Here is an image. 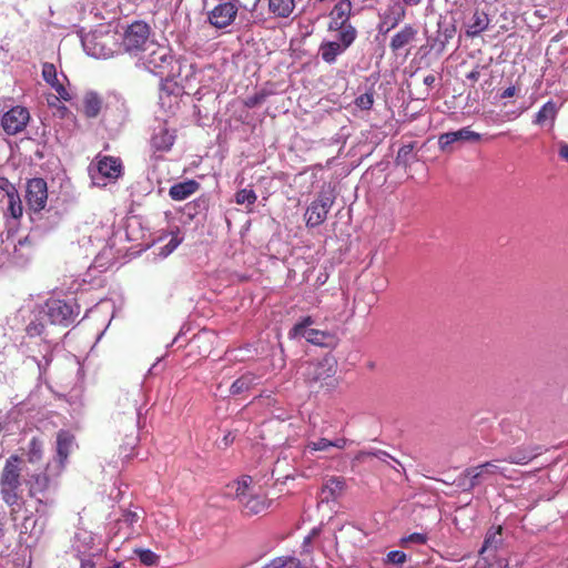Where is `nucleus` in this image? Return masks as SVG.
<instances>
[{
	"mask_svg": "<svg viewBox=\"0 0 568 568\" xmlns=\"http://www.w3.org/2000/svg\"><path fill=\"white\" fill-rule=\"evenodd\" d=\"M74 443V436L67 430H60L57 435V455L59 464L63 467Z\"/></svg>",
	"mask_w": 568,
	"mask_h": 568,
	"instance_id": "obj_29",
	"label": "nucleus"
},
{
	"mask_svg": "<svg viewBox=\"0 0 568 568\" xmlns=\"http://www.w3.org/2000/svg\"><path fill=\"white\" fill-rule=\"evenodd\" d=\"M252 478L250 476H245L242 480L237 481L235 496L239 503L241 504L242 511L246 516L258 515L268 507V501L264 494L256 491L254 487L251 486Z\"/></svg>",
	"mask_w": 568,
	"mask_h": 568,
	"instance_id": "obj_5",
	"label": "nucleus"
},
{
	"mask_svg": "<svg viewBox=\"0 0 568 568\" xmlns=\"http://www.w3.org/2000/svg\"><path fill=\"white\" fill-rule=\"evenodd\" d=\"M102 98L95 91H88L82 99V110L87 118H97L102 109Z\"/></svg>",
	"mask_w": 568,
	"mask_h": 568,
	"instance_id": "obj_27",
	"label": "nucleus"
},
{
	"mask_svg": "<svg viewBox=\"0 0 568 568\" xmlns=\"http://www.w3.org/2000/svg\"><path fill=\"white\" fill-rule=\"evenodd\" d=\"M29 496L36 498L38 494H42L48 490L50 485V478L47 473L33 474L28 480Z\"/></svg>",
	"mask_w": 568,
	"mask_h": 568,
	"instance_id": "obj_33",
	"label": "nucleus"
},
{
	"mask_svg": "<svg viewBox=\"0 0 568 568\" xmlns=\"http://www.w3.org/2000/svg\"><path fill=\"white\" fill-rule=\"evenodd\" d=\"M455 27L446 21H438V30L435 37L427 38V47L429 51L442 54L445 51L446 44L453 39L455 34Z\"/></svg>",
	"mask_w": 568,
	"mask_h": 568,
	"instance_id": "obj_16",
	"label": "nucleus"
},
{
	"mask_svg": "<svg viewBox=\"0 0 568 568\" xmlns=\"http://www.w3.org/2000/svg\"><path fill=\"white\" fill-rule=\"evenodd\" d=\"M314 323L315 321L312 316L303 317L290 329L288 337L292 339L303 337L313 345L332 347L334 344V336L328 332L311 328L310 326Z\"/></svg>",
	"mask_w": 568,
	"mask_h": 568,
	"instance_id": "obj_8",
	"label": "nucleus"
},
{
	"mask_svg": "<svg viewBox=\"0 0 568 568\" xmlns=\"http://www.w3.org/2000/svg\"><path fill=\"white\" fill-rule=\"evenodd\" d=\"M45 529V520L40 523V518H37L32 513L24 516L21 526L20 534L29 535L36 539L40 538Z\"/></svg>",
	"mask_w": 568,
	"mask_h": 568,
	"instance_id": "obj_25",
	"label": "nucleus"
},
{
	"mask_svg": "<svg viewBox=\"0 0 568 568\" xmlns=\"http://www.w3.org/2000/svg\"><path fill=\"white\" fill-rule=\"evenodd\" d=\"M488 24L489 18L487 13L477 10L466 24V34L471 38L477 37L488 28Z\"/></svg>",
	"mask_w": 568,
	"mask_h": 568,
	"instance_id": "obj_30",
	"label": "nucleus"
},
{
	"mask_svg": "<svg viewBox=\"0 0 568 568\" xmlns=\"http://www.w3.org/2000/svg\"><path fill=\"white\" fill-rule=\"evenodd\" d=\"M149 53H143L140 60L143 62L146 70L153 74H161L162 70L172 62V55L168 48L158 45L155 43L150 44Z\"/></svg>",
	"mask_w": 568,
	"mask_h": 568,
	"instance_id": "obj_14",
	"label": "nucleus"
},
{
	"mask_svg": "<svg viewBox=\"0 0 568 568\" xmlns=\"http://www.w3.org/2000/svg\"><path fill=\"white\" fill-rule=\"evenodd\" d=\"M501 527L498 526L497 528L491 527L488 529L485 540L483 544V547L480 549V552L490 550V549H497L498 546L501 544Z\"/></svg>",
	"mask_w": 568,
	"mask_h": 568,
	"instance_id": "obj_37",
	"label": "nucleus"
},
{
	"mask_svg": "<svg viewBox=\"0 0 568 568\" xmlns=\"http://www.w3.org/2000/svg\"><path fill=\"white\" fill-rule=\"evenodd\" d=\"M175 140V134L171 131L165 122H159L153 129L151 136V145L158 151H169Z\"/></svg>",
	"mask_w": 568,
	"mask_h": 568,
	"instance_id": "obj_19",
	"label": "nucleus"
},
{
	"mask_svg": "<svg viewBox=\"0 0 568 568\" xmlns=\"http://www.w3.org/2000/svg\"><path fill=\"white\" fill-rule=\"evenodd\" d=\"M558 113V106L554 101L546 102L535 115L534 123L544 125L547 121L554 123Z\"/></svg>",
	"mask_w": 568,
	"mask_h": 568,
	"instance_id": "obj_34",
	"label": "nucleus"
},
{
	"mask_svg": "<svg viewBox=\"0 0 568 568\" xmlns=\"http://www.w3.org/2000/svg\"><path fill=\"white\" fill-rule=\"evenodd\" d=\"M39 351L42 354L41 358L37 356H31V358L36 362L39 369V378H41L48 371L49 366L53 359L52 347L48 342H41L39 344Z\"/></svg>",
	"mask_w": 568,
	"mask_h": 568,
	"instance_id": "obj_31",
	"label": "nucleus"
},
{
	"mask_svg": "<svg viewBox=\"0 0 568 568\" xmlns=\"http://www.w3.org/2000/svg\"><path fill=\"white\" fill-rule=\"evenodd\" d=\"M39 314L41 320H47L52 325H72L80 314V306L74 300L48 298L41 306Z\"/></svg>",
	"mask_w": 568,
	"mask_h": 568,
	"instance_id": "obj_3",
	"label": "nucleus"
},
{
	"mask_svg": "<svg viewBox=\"0 0 568 568\" xmlns=\"http://www.w3.org/2000/svg\"><path fill=\"white\" fill-rule=\"evenodd\" d=\"M480 134L469 130V128H462L457 131L443 133L438 139V144L442 150H446L453 143L459 141L478 142Z\"/></svg>",
	"mask_w": 568,
	"mask_h": 568,
	"instance_id": "obj_20",
	"label": "nucleus"
},
{
	"mask_svg": "<svg viewBox=\"0 0 568 568\" xmlns=\"http://www.w3.org/2000/svg\"><path fill=\"white\" fill-rule=\"evenodd\" d=\"M270 11L276 17H288L295 7L294 0H267Z\"/></svg>",
	"mask_w": 568,
	"mask_h": 568,
	"instance_id": "obj_35",
	"label": "nucleus"
},
{
	"mask_svg": "<svg viewBox=\"0 0 568 568\" xmlns=\"http://www.w3.org/2000/svg\"><path fill=\"white\" fill-rule=\"evenodd\" d=\"M486 69V65L476 64L474 69L466 74V79L469 80L473 84L476 83L480 77L481 70Z\"/></svg>",
	"mask_w": 568,
	"mask_h": 568,
	"instance_id": "obj_57",
	"label": "nucleus"
},
{
	"mask_svg": "<svg viewBox=\"0 0 568 568\" xmlns=\"http://www.w3.org/2000/svg\"><path fill=\"white\" fill-rule=\"evenodd\" d=\"M335 202L333 190H323L317 197L307 206L305 221L307 227L321 225L327 217V214Z\"/></svg>",
	"mask_w": 568,
	"mask_h": 568,
	"instance_id": "obj_10",
	"label": "nucleus"
},
{
	"mask_svg": "<svg viewBox=\"0 0 568 568\" xmlns=\"http://www.w3.org/2000/svg\"><path fill=\"white\" fill-rule=\"evenodd\" d=\"M257 200L256 193L251 189H242L235 194V202L237 204L253 205Z\"/></svg>",
	"mask_w": 568,
	"mask_h": 568,
	"instance_id": "obj_45",
	"label": "nucleus"
},
{
	"mask_svg": "<svg viewBox=\"0 0 568 568\" xmlns=\"http://www.w3.org/2000/svg\"><path fill=\"white\" fill-rule=\"evenodd\" d=\"M134 554L139 558L140 562L146 567L158 566L160 556L151 549L135 548Z\"/></svg>",
	"mask_w": 568,
	"mask_h": 568,
	"instance_id": "obj_43",
	"label": "nucleus"
},
{
	"mask_svg": "<svg viewBox=\"0 0 568 568\" xmlns=\"http://www.w3.org/2000/svg\"><path fill=\"white\" fill-rule=\"evenodd\" d=\"M336 373V361L333 356H325L320 361L308 362L304 369V377L308 385H332Z\"/></svg>",
	"mask_w": 568,
	"mask_h": 568,
	"instance_id": "obj_7",
	"label": "nucleus"
},
{
	"mask_svg": "<svg viewBox=\"0 0 568 568\" xmlns=\"http://www.w3.org/2000/svg\"><path fill=\"white\" fill-rule=\"evenodd\" d=\"M346 50L342 49L337 41H325L320 45V54L324 62L333 64L336 62L337 57Z\"/></svg>",
	"mask_w": 568,
	"mask_h": 568,
	"instance_id": "obj_32",
	"label": "nucleus"
},
{
	"mask_svg": "<svg viewBox=\"0 0 568 568\" xmlns=\"http://www.w3.org/2000/svg\"><path fill=\"white\" fill-rule=\"evenodd\" d=\"M26 332L30 337L40 336L44 332V324L41 321H32L27 325Z\"/></svg>",
	"mask_w": 568,
	"mask_h": 568,
	"instance_id": "obj_51",
	"label": "nucleus"
},
{
	"mask_svg": "<svg viewBox=\"0 0 568 568\" xmlns=\"http://www.w3.org/2000/svg\"><path fill=\"white\" fill-rule=\"evenodd\" d=\"M30 121V112L26 106L16 105L4 112L1 116V126L9 135L22 132Z\"/></svg>",
	"mask_w": 568,
	"mask_h": 568,
	"instance_id": "obj_13",
	"label": "nucleus"
},
{
	"mask_svg": "<svg viewBox=\"0 0 568 568\" xmlns=\"http://www.w3.org/2000/svg\"><path fill=\"white\" fill-rule=\"evenodd\" d=\"M199 187L200 184L196 181L187 180L184 182L173 184L169 190V194L171 199L174 201H183L193 193H195L199 190Z\"/></svg>",
	"mask_w": 568,
	"mask_h": 568,
	"instance_id": "obj_28",
	"label": "nucleus"
},
{
	"mask_svg": "<svg viewBox=\"0 0 568 568\" xmlns=\"http://www.w3.org/2000/svg\"><path fill=\"white\" fill-rule=\"evenodd\" d=\"M407 560V556L404 551L392 550L387 554L386 562L393 565H403Z\"/></svg>",
	"mask_w": 568,
	"mask_h": 568,
	"instance_id": "obj_54",
	"label": "nucleus"
},
{
	"mask_svg": "<svg viewBox=\"0 0 568 568\" xmlns=\"http://www.w3.org/2000/svg\"><path fill=\"white\" fill-rule=\"evenodd\" d=\"M320 534V528H313L311 534L307 535L305 538H304V541H303V550L304 551H310L308 550V547L311 545V541L312 539L317 536Z\"/></svg>",
	"mask_w": 568,
	"mask_h": 568,
	"instance_id": "obj_58",
	"label": "nucleus"
},
{
	"mask_svg": "<svg viewBox=\"0 0 568 568\" xmlns=\"http://www.w3.org/2000/svg\"><path fill=\"white\" fill-rule=\"evenodd\" d=\"M140 516L135 511L124 510L122 516L118 520L125 525V531L123 532V540L130 539L133 535V525L136 524Z\"/></svg>",
	"mask_w": 568,
	"mask_h": 568,
	"instance_id": "obj_39",
	"label": "nucleus"
},
{
	"mask_svg": "<svg viewBox=\"0 0 568 568\" xmlns=\"http://www.w3.org/2000/svg\"><path fill=\"white\" fill-rule=\"evenodd\" d=\"M120 34L106 30H94L82 37L81 42L87 54L97 59H109L120 51Z\"/></svg>",
	"mask_w": 568,
	"mask_h": 568,
	"instance_id": "obj_2",
	"label": "nucleus"
},
{
	"mask_svg": "<svg viewBox=\"0 0 568 568\" xmlns=\"http://www.w3.org/2000/svg\"><path fill=\"white\" fill-rule=\"evenodd\" d=\"M348 24L349 23H345V22H343L341 20H336V18L332 16L328 29L329 30L341 31L343 28H345Z\"/></svg>",
	"mask_w": 568,
	"mask_h": 568,
	"instance_id": "obj_59",
	"label": "nucleus"
},
{
	"mask_svg": "<svg viewBox=\"0 0 568 568\" xmlns=\"http://www.w3.org/2000/svg\"><path fill=\"white\" fill-rule=\"evenodd\" d=\"M414 148L415 143H408L403 145L396 155L395 162L397 165H402L404 168H407L413 162L415 154H414Z\"/></svg>",
	"mask_w": 568,
	"mask_h": 568,
	"instance_id": "obj_41",
	"label": "nucleus"
},
{
	"mask_svg": "<svg viewBox=\"0 0 568 568\" xmlns=\"http://www.w3.org/2000/svg\"><path fill=\"white\" fill-rule=\"evenodd\" d=\"M22 458L11 455L7 458L0 474V495L4 504L12 507L19 503L21 488Z\"/></svg>",
	"mask_w": 568,
	"mask_h": 568,
	"instance_id": "obj_1",
	"label": "nucleus"
},
{
	"mask_svg": "<svg viewBox=\"0 0 568 568\" xmlns=\"http://www.w3.org/2000/svg\"><path fill=\"white\" fill-rule=\"evenodd\" d=\"M388 11L389 12L385 16L384 21L378 27V31L381 33L389 32L405 18L406 14L405 9L400 3H395Z\"/></svg>",
	"mask_w": 568,
	"mask_h": 568,
	"instance_id": "obj_26",
	"label": "nucleus"
},
{
	"mask_svg": "<svg viewBox=\"0 0 568 568\" xmlns=\"http://www.w3.org/2000/svg\"><path fill=\"white\" fill-rule=\"evenodd\" d=\"M373 103L374 98L372 93H363L355 99V104L362 110H369Z\"/></svg>",
	"mask_w": 568,
	"mask_h": 568,
	"instance_id": "obj_53",
	"label": "nucleus"
},
{
	"mask_svg": "<svg viewBox=\"0 0 568 568\" xmlns=\"http://www.w3.org/2000/svg\"><path fill=\"white\" fill-rule=\"evenodd\" d=\"M501 462L500 459H495L491 462H486L484 464L468 467L464 471V477L468 478L469 484L464 490H473L475 487L487 480L489 477L494 475H503L505 476V468L497 465V463Z\"/></svg>",
	"mask_w": 568,
	"mask_h": 568,
	"instance_id": "obj_11",
	"label": "nucleus"
},
{
	"mask_svg": "<svg viewBox=\"0 0 568 568\" xmlns=\"http://www.w3.org/2000/svg\"><path fill=\"white\" fill-rule=\"evenodd\" d=\"M428 540V537L426 534H422V532H413L408 536H405L400 539V544L403 546H408L410 544H415V545H425Z\"/></svg>",
	"mask_w": 568,
	"mask_h": 568,
	"instance_id": "obj_47",
	"label": "nucleus"
},
{
	"mask_svg": "<svg viewBox=\"0 0 568 568\" xmlns=\"http://www.w3.org/2000/svg\"><path fill=\"white\" fill-rule=\"evenodd\" d=\"M367 456L376 457L377 459H379L382 462H386L387 458H392L400 466V463L398 460L393 458L388 453L381 450V449H376L374 452H359L356 456V459L362 460L364 457H367Z\"/></svg>",
	"mask_w": 568,
	"mask_h": 568,
	"instance_id": "obj_49",
	"label": "nucleus"
},
{
	"mask_svg": "<svg viewBox=\"0 0 568 568\" xmlns=\"http://www.w3.org/2000/svg\"><path fill=\"white\" fill-rule=\"evenodd\" d=\"M263 568H303L300 559L292 556L276 557Z\"/></svg>",
	"mask_w": 568,
	"mask_h": 568,
	"instance_id": "obj_38",
	"label": "nucleus"
},
{
	"mask_svg": "<svg viewBox=\"0 0 568 568\" xmlns=\"http://www.w3.org/2000/svg\"><path fill=\"white\" fill-rule=\"evenodd\" d=\"M517 92V88L515 85H510L508 87L507 89H505L501 93H500V99H508V98H511L516 94Z\"/></svg>",
	"mask_w": 568,
	"mask_h": 568,
	"instance_id": "obj_62",
	"label": "nucleus"
},
{
	"mask_svg": "<svg viewBox=\"0 0 568 568\" xmlns=\"http://www.w3.org/2000/svg\"><path fill=\"white\" fill-rule=\"evenodd\" d=\"M332 447L331 440L327 438H320L316 442H310L304 449V454L314 453L320 450H327Z\"/></svg>",
	"mask_w": 568,
	"mask_h": 568,
	"instance_id": "obj_46",
	"label": "nucleus"
},
{
	"mask_svg": "<svg viewBox=\"0 0 568 568\" xmlns=\"http://www.w3.org/2000/svg\"><path fill=\"white\" fill-rule=\"evenodd\" d=\"M417 29L412 24L404 26L390 40L389 48L393 52H397L415 40Z\"/></svg>",
	"mask_w": 568,
	"mask_h": 568,
	"instance_id": "obj_24",
	"label": "nucleus"
},
{
	"mask_svg": "<svg viewBox=\"0 0 568 568\" xmlns=\"http://www.w3.org/2000/svg\"><path fill=\"white\" fill-rule=\"evenodd\" d=\"M558 154L562 160L568 161V144L567 143H565V142L559 143Z\"/></svg>",
	"mask_w": 568,
	"mask_h": 568,
	"instance_id": "obj_63",
	"label": "nucleus"
},
{
	"mask_svg": "<svg viewBox=\"0 0 568 568\" xmlns=\"http://www.w3.org/2000/svg\"><path fill=\"white\" fill-rule=\"evenodd\" d=\"M29 245H30L29 237H28V236H26L24 239L19 240L18 244L14 246V252H13V253H14V254H18V253H20L24 247L30 248V247H29Z\"/></svg>",
	"mask_w": 568,
	"mask_h": 568,
	"instance_id": "obj_61",
	"label": "nucleus"
},
{
	"mask_svg": "<svg viewBox=\"0 0 568 568\" xmlns=\"http://www.w3.org/2000/svg\"><path fill=\"white\" fill-rule=\"evenodd\" d=\"M254 384V375L253 374H245L239 377L233 382V384L230 387V393L232 395H239L246 390H248Z\"/></svg>",
	"mask_w": 568,
	"mask_h": 568,
	"instance_id": "obj_40",
	"label": "nucleus"
},
{
	"mask_svg": "<svg viewBox=\"0 0 568 568\" xmlns=\"http://www.w3.org/2000/svg\"><path fill=\"white\" fill-rule=\"evenodd\" d=\"M237 13V7L233 2L217 4L210 13L209 20L215 28L222 29L230 26Z\"/></svg>",
	"mask_w": 568,
	"mask_h": 568,
	"instance_id": "obj_15",
	"label": "nucleus"
},
{
	"mask_svg": "<svg viewBox=\"0 0 568 568\" xmlns=\"http://www.w3.org/2000/svg\"><path fill=\"white\" fill-rule=\"evenodd\" d=\"M36 513L39 515V518L48 517V507L53 505V500L36 498Z\"/></svg>",
	"mask_w": 568,
	"mask_h": 568,
	"instance_id": "obj_52",
	"label": "nucleus"
},
{
	"mask_svg": "<svg viewBox=\"0 0 568 568\" xmlns=\"http://www.w3.org/2000/svg\"><path fill=\"white\" fill-rule=\"evenodd\" d=\"M357 31L356 29L349 23L345 28H343L338 32V44L342 47V49L346 50L349 48L353 42L356 40Z\"/></svg>",
	"mask_w": 568,
	"mask_h": 568,
	"instance_id": "obj_42",
	"label": "nucleus"
},
{
	"mask_svg": "<svg viewBox=\"0 0 568 568\" xmlns=\"http://www.w3.org/2000/svg\"><path fill=\"white\" fill-rule=\"evenodd\" d=\"M152 43L150 27L143 21H135L120 34L119 47L123 52L136 57L146 52Z\"/></svg>",
	"mask_w": 568,
	"mask_h": 568,
	"instance_id": "obj_4",
	"label": "nucleus"
},
{
	"mask_svg": "<svg viewBox=\"0 0 568 568\" xmlns=\"http://www.w3.org/2000/svg\"><path fill=\"white\" fill-rule=\"evenodd\" d=\"M143 399V393L140 387L132 390L121 392L118 398V415L126 416L131 427L135 429L139 426L142 414V406L139 403Z\"/></svg>",
	"mask_w": 568,
	"mask_h": 568,
	"instance_id": "obj_9",
	"label": "nucleus"
},
{
	"mask_svg": "<svg viewBox=\"0 0 568 568\" xmlns=\"http://www.w3.org/2000/svg\"><path fill=\"white\" fill-rule=\"evenodd\" d=\"M542 452V447L538 445L520 446L513 449L506 457L500 458V460L516 465H527L541 455Z\"/></svg>",
	"mask_w": 568,
	"mask_h": 568,
	"instance_id": "obj_17",
	"label": "nucleus"
},
{
	"mask_svg": "<svg viewBox=\"0 0 568 568\" xmlns=\"http://www.w3.org/2000/svg\"><path fill=\"white\" fill-rule=\"evenodd\" d=\"M138 437L134 435L128 436L126 443L121 446V454H123L124 458H129L131 456L130 452L135 447Z\"/></svg>",
	"mask_w": 568,
	"mask_h": 568,
	"instance_id": "obj_55",
	"label": "nucleus"
},
{
	"mask_svg": "<svg viewBox=\"0 0 568 568\" xmlns=\"http://www.w3.org/2000/svg\"><path fill=\"white\" fill-rule=\"evenodd\" d=\"M352 4L348 0H342L335 4L331 16L335 17L336 20H341L345 23H349Z\"/></svg>",
	"mask_w": 568,
	"mask_h": 568,
	"instance_id": "obj_44",
	"label": "nucleus"
},
{
	"mask_svg": "<svg viewBox=\"0 0 568 568\" xmlns=\"http://www.w3.org/2000/svg\"><path fill=\"white\" fill-rule=\"evenodd\" d=\"M42 78L52 89L57 91L62 100H71V94L58 79L57 68L53 63L44 62L42 64Z\"/></svg>",
	"mask_w": 568,
	"mask_h": 568,
	"instance_id": "obj_22",
	"label": "nucleus"
},
{
	"mask_svg": "<svg viewBox=\"0 0 568 568\" xmlns=\"http://www.w3.org/2000/svg\"><path fill=\"white\" fill-rule=\"evenodd\" d=\"M346 487V481L343 477H329L325 480L321 488L320 493V501L321 503H329L332 500H335L341 496L343 490Z\"/></svg>",
	"mask_w": 568,
	"mask_h": 568,
	"instance_id": "obj_21",
	"label": "nucleus"
},
{
	"mask_svg": "<svg viewBox=\"0 0 568 568\" xmlns=\"http://www.w3.org/2000/svg\"><path fill=\"white\" fill-rule=\"evenodd\" d=\"M95 160V163L89 166V174L93 185L105 186L109 181L121 176L122 163L120 159L98 155Z\"/></svg>",
	"mask_w": 568,
	"mask_h": 568,
	"instance_id": "obj_6",
	"label": "nucleus"
},
{
	"mask_svg": "<svg viewBox=\"0 0 568 568\" xmlns=\"http://www.w3.org/2000/svg\"><path fill=\"white\" fill-rule=\"evenodd\" d=\"M27 459L30 464H38L43 456V442L38 437H32L26 449Z\"/></svg>",
	"mask_w": 568,
	"mask_h": 568,
	"instance_id": "obj_36",
	"label": "nucleus"
},
{
	"mask_svg": "<svg viewBox=\"0 0 568 568\" xmlns=\"http://www.w3.org/2000/svg\"><path fill=\"white\" fill-rule=\"evenodd\" d=\"M234 439H235V435L232 432H229L223 436V438L219 443V447L226 448L234 442Z\"/></svg>",
	"mask_w": 568,
	"mask_h": 568,
	"instance_id": "obj_60",
	"label": "nucleus"
},
{
	"mask_svg": "<svg viewBox=\"0 0 568 568\" xmlns=\"http://www.w3.org/2000/svg\"><path fill=\"white\" fill-rule=\"evenodd\" d=\"M94 540L95 537L91 531L82 529L75 532L72 548L77 552V557L102 554V548H94Z\"/></svg>",
	"mask_w": 568,
	"mask_h": 568,
	"instance_id": "obj_18",
	"label": "nucleus"
},
{
	"mask_svg": "<svg viewBox=\"0 0 568 568\" xmlns=\"http://www.w3.org/2000/svg\"><path fill=\"white\" fill-rule=\"evenodd\" d=\"M125 531V525H122L118 519L113 523L109 524L108 528V537L110 540H113L116 537L123 538V532Z\"/></svg>",
	"mask_w": 568,
	"mask_h": 568,
	"instance_id": "obj_50",
	"label": "nucleus"
},
{
	"mask_svg": "<svg viewBox=\"0 0 568 568\" xmlns=\"http://www.w3.org/2000/svg\"><path fill=\"white\" fill-rule=\"evenodd\" d=\"M181 243V239H178L176 236L172 237L168 244H165L162 248H161V254L163 256H168L169 254H171Z\"/></svg>",
	"mask_w": 568,
	"mask_h": 568,
	"instance_id": "obj_56",
	"label": "nucleus"
},
{
	"mask_svg": "<svg viewBox=\"0 0 568 568\" xmlns=\"http://www.w3.org/2000/svg\"><path fill=\"white\" fill-rule=\"evenodd\" d=\"M81 562L80 568H95L97 565H100L102 559V554H89L88 556L78 557Z\"/></svg>",
	"mask_w": 568,
	"mask_h": 568,
	"instance_id": "obj_48",
	"label": "nucleus"
},
{
	"mask_svg": "<svg viewBox=\"0 0 568 568\" xmlns=\"http://www.w3.org/2000/svg\"><path fill=\"white\" fill-rule=\"evenodd\" d=\"M48 200L47 182L43 179H31L27 184L26 201L32 214H41Z\"/></svg>",
	"mask_w": 568,
	"mask_h": 568,
	"instance_id": "obj_12",
	"label": "nucleus"
},
{
	"mask_svg": "<svg viewBox=\"0 0 568 568\" xmlns=\"http://www.w3.org/2000/svg\"><path fill=\"white\" fill-rule=\"evenodd\" d=\"M2 196L7 199V213L13 219L21 217L23 213L22 202L16 186L11 182L4 189Z\"/></svg>",
	"mask_w": 568,
	"mask_h": 568,
	"instance_id": "obj_23",
	"label": "nucleus"
},
{
	"mask_svg": "<svg viewBox=\"0 0 568 568\" xmlns=\"http://www.w3.org/2000/svg\"><path fill=\"white\" fill-rule=\"evenodd\" d=\"M347 440L345 438H337L335 440H331L332 447H336L339 449L345 448Z\"/></svg>",
	"mask_w": 568,
	"mask_h": 568,
	"instance_id": "obj_64",
	"label": "nucleus"
}]
</instances>
